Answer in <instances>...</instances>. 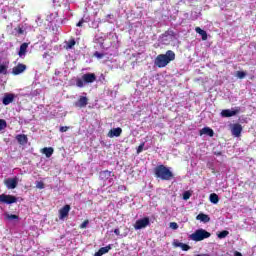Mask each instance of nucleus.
Instances as JSON below:
<instances>
[{
  "mask_svg": "<svg viewBox=\"0 0 256 256\" xmlns=\"http://www.w3.org/2000/svg\"><path fill=\"white\" fill-rule=\"evenodd\" d=\"M202 135H208V137H213V135H215V132H213V129L209 127H204L200 130V136Z\"/></svg>",
  "mask_w": 256,
  "mask_h": 256,
  "instance_id": "obj_16",
  "label": "nucleus"
},
{
  "mask_svg": "<svg viewBox=\"0 0 256 256\" xmlns=\"http://www.w3.org/2000/svg\"><path fill=\"white\" fill-rule=\"evenodd\" d=\"M176 34H175V31L173 30H167L165 31L163 34H162V37H175Z\"/></svg>",
  "mask_w": 256,
  "mask_h": 256,
  "instance_id": "obj_24",
  "label": "nucleus"
},
{
  "mask_svg": "<svg viewBox=\"0 0 256 256\" xmlns=\"http://www.w3.org/2000/svg\"><path fill=\"white\" fill-rule=\"evenodd\" d=\"M114 233H115V235H120L119 228H116V229L114 230Z\"/></svg>",
  "mask_w": 256,
  "mask_h": 256,
  "instance_id": "obj_43",
  "label": "nucleus"
},
{
  "mask_svg": "<svg viewBox=\"0 0 256 256\" xmlns=\"http://www.w3.org/2000/svg\"><path fill=\"white\" fill-rule=\"evenodd\" d=\"M0 203H6V205H11L13 203H17V197L13 195H0Z\"/></svg>",
  "mask_w": 256,
  "mask_h": 256,
  "instance_id": "obj_6",
  "label": "nucleus"
},
{
  "mask_svg": "<svg viewBox=\"0 0 256 256\" xmlns=\"http://www.w3.org/2000/svg\"><path fill=\"white\" fill-rule=\"evenodd\" d=\"M76 43H77V42L75 41V39H70V40L67 42L66 49H71L72 47H75Z\"/></svg>",
  "mask_w": 256,
  "mask_h": 256,
  "instance_id": "obj_27",
  "label": "nucleus"
},
{
  "mask_svg": "<svg viewBox=\"0 0 256 256\" xmlns=\"http://www.w3.org/2000/svg\"><path fill=\"white\" fill-rule=\"evenodd\" d=\"M195 31L198 35H201L202 41H207V32L205 30L201 29V27H196Z\"/></svg>",
  "mask_w": 256,
  "mask_h": 256,
  "instance_id": "obj_20",
  "label": "nucleus"
},
{
  "mask_svg": "<svg viewBox=\"0 0 256 256\" xmlns=\"http://www.w3.org/2000/svg\"><path fill=\"white\" fill-rule=\"evenodd\" d=\"M94 57H96L97 59H103V57H105V54L99 52V51H96L94 53Z\"/></svg>",
  "mask_w": 256,
  "mask_h": 256,
  "instance_id": "obj_32",
  "label": "nucleus"
},
{
  "mask_svg": "<svg viewBox=\"0 0 256 256\" xmlns=\"http://www.w3.org/2000/svg\"><path fill=\"white\" fill-rule=\"evenodd\" d=\"M4 185H6L7 189H16L17 185H19V178H8L4 181Z\"/></svg>",
  "mask_w": 256,
  "mask_h": 256,
  "instance_id": "obj_8",
  "label": "nucleus"
},
{
  "mask_svg": "<svg viewBox=\"0 0 256 256\" xmlns=\"http://www.w3.org/2000/svg\"><path fill=\"white\" fill-rule=\"evenodd\" d=\"M127 189V187H125V185H120L117 188V191H125Z\"/></svg>",
  "mask_w": 256,
  "mask_h": 256,
  "instance_id": "obj_42",
  "label": "nucleus"
},
{
  "mask_svg": "<svg viewBox=\"0 0 256 256\" xmlns=\"http://www.w3.org/2000/svg\"><path fill=\"white\" fill-rule=\"evenodd\" d=\"M27 71V65L23 63H18L17 66L12 68V75H21Z\"/></svg>",
  "mask_w": 256,
  "mask_h": 256,
  "instance_id": "obj_9",
  "label": "nucleus"
},
{
  "mask_svg": "<svg viewBox=\"0 0 256 256\" xmlns=\"http://www.w3.org/2000/svg\"><path fill=\"white\" fill-rule=\"evenodd\" d=\"M180 248L182 249V251H189V249H191V247L187 244L182 243Z\"/></svg>",
  "mask_w": 256,
  "mask_h": 256,
  "instance_id": "obj_34",
  "label": "nucleus"
},
{
  "mask_svg": "<svg viewBox=\"0 0 256 256\" xmlns=\"http://www.w3.org/2000/svg\"><path fill=\"white\" fill-rule=\"evenodd\" d=\"M4 215L8 221H17V219H19V216L15 215V214H9L6 212Z\"/></svg>",
  "mask_w": 256,
  "mask_h": 256,
  "instance_id": "obj_23",
  "label": "nucleus"
},
{
  "mask_svg": "<svg viewBox=\"0 0 256 256\" xmlns=\"http://www.w3.org/2000/svg\"><path fill=\"white\" fill-rule=\"evenodd\" d=\"M109 251H111V244H109L108 246L100 248L98 250V252H96L94 254V256H102V255H105V253H109Z\"/></svg>",
  "mask_w": 256,
  "mask_h": 256,
  "instance_id": "obj_17",
  "label": "nucleus"
},
{
  "mask_svg": "<svg viewBox=\"0 0 256 256\" xmlns=\"http://www.w3.org/2000/svg\"><path fill=\"white\" fill-rule=\"evenodd\" d=\"M121 133H123V129L121 128H113L108 132V137L113 139V137H121Z\"/></svg>",
  "mask_w": 256,
  "mask_h": 256,
  "instance_id": "obj_14",
  "label": "nucleus"
},
{
  "mask_svg": "<svg viewBox=\"0 0 256 256\" xmlns=\"http://www.w3.org/2000/svg\"><path fill=\"white\" fill-rule=\"evenodd\" d=\"M236 75L238 79H245V77L247 76V73H245L244 71H237Z\"/></svg>",
  "mask_w": 256,
  "mask_h": 256,
  "instance_id": "obj_30",
  "label": "nucleus"
},
{
  "mask_svg": "<svg viewBox=\"0 0 256 256\" xmlns=\"http://www.w3.org/2000/svg\"><path fill=\"white\" fill-rule=\"evenodd\" d=\"M227 235H229V231L224 230L218 234V239H225V237H227Z\"/></svg>",
  "mask_w": 256,
  "mask_h": 256,
  "instance_id": "obj_28",
  "label": "nucleus"
},
{
  "mask_svg": "<svg viewBox=\"0 0 256 256\" xmlns=\"http://www.w3.org/2000/svg\"><path fill=\"white\" fill-rule=\"evenodd\" d=\"M113 172L109 171V170H104L100 172V179L102 181H109V183L113 182Z\"/></svg>",
  "mask_w": 256,
  "mask_h": 256,
  "instance_id": "obj_11",
  "label": "nucleus"
},
{
  "mask_svg": "<svg viewBox=\"0 0 256 256\" xmlns=\"http://www.w3.org/2000/svg\"><path fill=\"white\" fill-rule=\"evenodd\" d=\"M145 147V142L141 143L137 148V153H141L143 151V148Z\"/></svg>",
  "mask_w": 256,
  "mask_h": 256,
  "instance_id": "obj_35",
  "label": "nucleus"
},
{
  "mask_svg": "<svg viewBox=\"0 0 256 256\" xmlns=\"http://www.w3.org/2000/svg\"><path fill=\"white\" fill-rule=\"evenodd\" d=\"M197 221H201L202 223H209L211 221V218L209 217V215L200 213L197 215L196 217Z\"/></svg>",
  "mask_w": 256,
  "mask_h": 256,
  "instance_id": "obj_19",
  "label": "nucleus"
},
{
  "mask_svg": "<svg viewBox=\"0 0 256 256\" xmlns=\"http://www.w3.org/2000/svg\"><path fill=\"white\" fill-rule=\"evenodd\" d=\"M183 199H184V201H188V199H191V192L185 191L183 193Z\"/></svg>",
  "mask_w": 256,
  "mask_h": 256,
  "instance_id": "obj_31",
  "label": "nucleus"
},
{
  "mask_svg": "<svg viewBox=\"0 0 256 256\" xmlns=\"http://www.w3.org/2000/svg\"><path fill=\"white\" fill-rule=\"evenodd\" d=\"M18 33H19L20 35H23V29L19 28Z\"/></svg>",
  "mask_w": 256,
  "mask_h": 256,
  "instance_id": "obj_46",
  "label": "nucleus"
},
{
  "mask_svg": "<svg viewBox=\"0 0 256 256\" xmlns=\"http://www.w3.org/2000/svg\"><path fill=\"white\" fill-rule=\"evenodd\" d=\"M230 129L233 137H241V133H243V126H241V124H232Z\"/></svg>",
  "mask_w": 256,
  "mask_h": 256,
  "instance_id": "obj_7",
  "label": "nucleus"
},
{
  "mask_svg": "<svg viewBox=\"0 0 256 256\" xmlns=\"http://www.w3.org/2000/svg\"><path fill=\"white\" fill-rule=\"evenodd\" d=\"M83 23H85V19H81L77 24L76 27H83Z\"/></svg>",
  "mask_w": 256,
  "mask_h": 256,
  "instance_id": "obj_41",
  "label": "nucleus"
},
{
  "mask_svg": "<svg viewBox=\"0 0 256 256\" xmlns=\"http://www.w3.org/2000/svg\"><path fill=\"white\" fill-rule=\"evenodd\" d=\"M87 225H89V220H85V221L80 225V229H87Z\"/></svg>",
  "mask_w": 256,
  "mask_h": 256,
  "instance_id": "obj_37",
  "label": "nucleus"
},
{
  "mask_svg": "<svg viewBox=\"0 0 256 256\" xmlns=\"http://www.w3.org/2000/svg\"><path fill=\"white\" fill-rule=\"evenodd\" d=\"M7 69H9L7 64L0 65V74L7 75Z\"/></svg>",
  "mask_w": 256,
  "mask_h": 256,
  "instance_id": "obj_25",
  "label": "nucleus"
},
{
  "mask_svg": "<svg viewBox=\"0 0 256 256\" xmlns=\"http://www.w3.org/2000/svg\"><path fill=\"white\" fill-rule=\"evenodd\" d=\"M16 140L20 145H27V142L29 141V139L27 138V135L25 134H18L16 136Z\"/></svg>",
  "mask_w": 256,
  "mask_h": 256,
  "instance_id": "obj_15",
  "label": "nucleus"
},
{
  "mask_svg": "<svg viewBox=\"0 0 256 256\" xmlns=\"http://www.w3.org/2000/svg\"><path fill=\"white\" fill-rule=\"evenodd\" d=\"M234 256H243V254H241L240 252H235Z\"/></svg>",
  "mask_w": 256,
  "mask_h": 256,
  "instance_id": "obj_45",
  "label": "nucleus"
},
{
  "mask_svg": "<svg viewBox=\"0 0 256 256\" xmlns=\"http://www.w3.org/2000/svg\"><path fill=\"white\" fill-rule=\"evenodd\" d=\"M209 237H211V233L203 228L196 230L190 235V239L196 242L203 241L204 239H209Z\"/></svg>",
  "mask_w": 256,
  "mask_h": 256,
  "instance_id": "obj_3",
  "label": "nucleus"
},
{
  "mask_svg": "<svg viewBox=\"0 0 256 256\" xmlns=\"http://www.w3.org/2000/svg\"><path fill=\"white\" fill-rule=\"evenodd\" d=\"M84 83H95L97 81V76L95 73H86L82 76Z\"/></svg>",
  "mask_w": 256,
  "mask_h": 256,
  "instance_id": "obj_12",
  "label": "nucleus"
},
{
  "mask_svg": "<svg viewBox=\"0 0 256 256\" xmlns=\"http://www.w3.org/2000/svg\"><path fill=\"white\" fill-rule=\"evenodd\" d=\"M37 189H45V184L43 182H36Z\"/></svg>",
  "mask_w": 256,
  "mask_h": 256,
  "instance_id": "obj_36",
  "label": "nucleus"
},
{
  "mask_svg": "<svg viewBox=\"0 0 256 256\" xmlns=\"http://www.w3.org/2000/svg\"><path fill=\"white\" fill-rule=\"evenodd\" d=\"M77 87H83L85 85V81L83 79H78L76 81Z\"/></svg>",
  "mask_w": 256,
  "mask_h": 256,
  "instance_id": "obj_33",
  "label": "nucleus"
},
{
  "mask_svg": "<svg viewBox=\"0 0 256 256\" xmlns=\"http://www.w3.org/2000/svg\"><path fill=\"white\" fill-rule=\"evenodd\" d=\"M210 202H212L214 205H217L219 203V196L216 193H212L209 196Z\"/></svg>",
  "mask_w": 256,
  "mask_h": 256,
  "instance_id": "obj_22",
  "label": "nucleus"
},
{
  "mask_svg": "<svg viewBox=\"0 0 256 256\" xmlns=\"http://www.w3.org/2000/svg\"><path fill=\"white\" fill-rule=\"evenodd\" d=\"M170 229H179V225L176 222H171L170 223Z\"/></svg>",
  "mask_w": 256,
  "mask_h": 256,
  "instance_id": "obj_38",
  "label": "nucleus"
},
{
  "mask_svg": "<svg viewBox=\"0 0 256 256\" xmlns=\"http://www.w3.org/2000/svg\"><path fill=\"white\" fill-rule=\"evenodd\" d=\"M3 129H7V121L0 119V131H3Z\"/></svg>",
  "mask_w": 256,
  "mask_h": 256,
  "instance_id": "obj_29",
  "label": "nucleus"
},
{
  "mask_svg": "<svg viewBox=\"0 0 256 256\" xmlns=\"http://www.w3.org/2000/svg\"><path fill=\"white\" fill-rule=\"evenodd\" d=\"M154 175L157 179H161L162 181H171L174 177L171 168L165 165H158L154 168Z\"/></svg>",
  "mask_w": 256,
  "mask_h": 256,
  "instance_id": "obj_2",
  "label": "nucleus"
},
{
  "mask_svg": "<svg viewBox=\"0 0 256 256\" xmlns=\"http://www.w3.org/2000/svg\"><path fill=\"white\" fill-rule=\"evenodd\" d=\"M173 245H174V247H181V245H183V243L179 242V240H174Z\"/></svg>",
  "mask_w": 256,
  "mask_h": 256,
  "instance_id": "obj_40",
  "label": "nucleus"
},
{
  "mask_svg": "<svg viewBox=\"0 0 256 256\" xmlns=\"http://www.w3.org/2000/svg\"><path fill=\"white\" fill-rule=\"evenodd\" d=\"M214 155L220 156V155H222V153L221 152H214Z\"/></svg>",
  "mask_w": 256,
  "mask_h": 256,
  "instance_id": "obj_47",
  "label": "nucleus"
},
{
  "mask_svg": "<svg viewBox=\"0 0 256 256\" xmlns=\"http://www.w3.org/2000/svg\"><path fill=\"white\" fill-rule=\"evenodd\" d=\"M69 211H71V206L69 204H66L59 210L60 221H63L66 217H69Z\"/></svg>",
  "mask_w": 256,
  "mask_h": 256,
  "instance_id": "obj_10",
  "label": "nucleus"
},
{
  "mask_svg": "<svg viewBox=\"0 0 256 256\" xmlns=\"http://www.w3.org/2000/svg\"><path fill=\"white\" fill-rule=\"evenodd\" d=\"M13 97H4L2 100L3 105H9L10 103H13Z\"/></svg>",
  "mask_w": 256,
  "mask_h": 256,
  "instance_id": "obj_26",
  "label": "nucleus"
},
{
  "mask_svg": "<svg viewBox=\"0 0 256 256\" xmlns=\"http://www.w3.org/2000/svg\"><path fill=\"white\" fill-rule=\"evenodd\" d=\"M29 47V44L24 42L20 45V50L18 52L19 57H23L27 54V48Z\"/></svg>",
  "mask_w": 256,
  "mask_h": 256,
  "instance_id": "obj_18",
  "label": "nucleus"
},
{
  "mask_svg": "<svg viewBox=\"0 0 256 256\" xmlns=\"http://www.w3.org/2000/svg\"><path fill=\"white\" fill-rule=\"evenodd\" d=\"M67 131H69V127L67 126L60 127V133H67Z\"/></svg>",
  "mask_w": 256,
  "mask_h": 256,
  "instance_id": "obj_39",
  "label": "nucleus"
},
{
  "mask_svg": "<svg viewBox=\"0 0 256 256\" xmlns=\"http://www.w3.org/2000/svg\"><path fill=\"white\" fill-rule=\"evenodd\" d=\"M241 113V107H234L232 109H225L221 112V117H235Z\"/></svg>",
  "mask_w": 256,
  "mask_h": 256,
  "instance_id": "obj_4",
  "label": "nucleus"
},
{
  "mask_svg": "<svg viewBox=\"0 0 256 256\" xmlns=\"http://www.w3.org/2000/svg\"><path fill=\"white\" fill-rule=\"evenodd\" d=\"M171 61H175V52L168 50L165 54H159L155 60L154 65L159 69L167 67Z\"/></svg>",
  "mask_w": 256,
  "mask_h": 256,
  "instance_id": "obj_1",
  "label": "nucleus"
},
{
  "mask_svg": "<svg viewBox=\"0 0 256 256\" xmlns=\"http://www.w3.org/2000/svg\"><path fill=\"white\" fill-rule=\"evenodd\" d=\"M53 147H45L42 149V153L44 155H46V157L49 159V157H51V155H53Z\"/></svg>",
  "mask_w": 256,
  "mask_h": 256,
  "instance_id": "obj_21",
  "label": "nucleus"
},
{
  "mask_svg": "<svg viewBox=\"0 0 256 256\" xmlns=\"http://www.w3.org/2000/svg\"><path fill=\"white\" fill-rule=\"evenodd\" d=\"M87 103H89V99L87 97H81L78 101L74 103V107L83 109V107H87Z\"/></svg>",
  "mask_w": 256,
  "mask_h": 256,
  "instance_id": "obj_13",
  "label": "nucleus"
},
{
  "mask_svg": "<svg viewBox=\"0 0 256 256\" xmlns=\"http://www.w3.org/2000/svg\"><path fill=\"white\" fill-rule=\"evenodd\" d=\"M4 97H15L13 94H5Z\"/></svg>",
  "mask_w": 256,
  "mask_h": 256,
  "instance_id": "obj_44",
  "label": "nucleus"
},
{
  "mask_svg": "<svg viewBox=\"0 0 256 256\" xmlns=\"http://www.w3.org/2000/svg\"><path fill=\"white\" fill-rule=\"evenodd\" d=\"M148 225H150L149 217H145L136 221L134 224V229L139 231L141 229H145V227H148Z\"/></svg>",
  "mask_w": 256,
  "mask_h": 256,
  "instance_id": "obj_5",
  "label": "nucleus"
}]
</instances>
